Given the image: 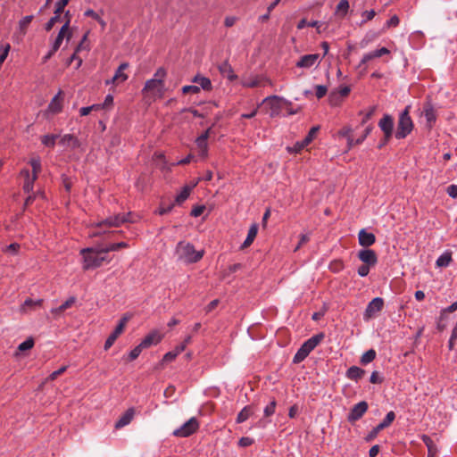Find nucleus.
<instances>
[{"mask_svg": "<svg viewBox=\"0 0 457 457\" xmlns=\"http://www.w3.org/2000/svg\"><path fill=\"white\" fill-rule=\"evenodd\" d=\"M80 254L83 258L82 268L85 270H94L102 265L107 261V255L102 248L87 247L80 250Z\"/></svg>", "mask_w": 457, "mask_h": 457, "instance_id": "1", "label": "nucleus"}, {"mask_svg": "<svg viewBox=\"0 0 457 457\" xmlns=\"http://www.w3.org/2000/svg\"><path fill=\"white\" fill-rule=\"evenodd\" d=\"M176 251L179 259L185 263H195L203 258L204 253V250L197 251L191 243L185 241L178 243Z\"/></svg>", "mask_w": 457, "mask_h": 457, "instance_id": "2", "label": "nucleus"}, {"mask_svg": "<svg viewBox=\"0 0 457 457\" xmlns=\"http://www.w3.org/2000/svg\"><path fill=\"white\" fill-rule=\"evenodd\" d=\"M323 338L324 334L319 333L307 339L295 353L293 358V362L295 364L302 362L310 354V353L323 340Z\"/></svg>", "mask_w": 457, "mask_h": 457, "instance_id": "3", "label": "nucleus"}, {"mask_svg": "<svg viewBox=\"0 0 457 457\" xmlns=\"http://www.w3.org/2000/svg\"><path fill=\"white\" fill-rule=\"evenodd\" d=\"M411 108V105H406L399 115L395 132V137L397 139L405 138L413 129V121L410 116Z\"/></svg>", "mask_w": 457, "mask_h": 457, "instance_id": "4", "label": "nucleus"}, {"mask_svg": "<svg viewBox=\"0 0 457 457\" xmlns=\"http://www.w3.org/2000/svg\"><path fill=\"white\" fill-rule=\"evenodd\" d=\"M70 23L71 16L69 12L59 11L57 12V9H54V16L47 21L46 29H53L54 27L57 29H71Z\"/></svg>", "mask_w": 457, "mask_h": 457, "instance_id": "5", "label": "nucleus"}, {"mask_svg": "<svg viewBox=\"0 0 457 457\" xmlns=\"http://www.w3.org/2000/svg\"><path fill=\"white\" fill-rule=\"evenodd\" d=\"M282 103H288L285 98L278 96H270L264 98L261 104H265L266 107H269L270 116L276 117L278 116L282 110Z\"/></svg>", "mask_w": 457, "mask_h": 457, "instance_id": "6", "label": "nucleus"}, {"mask_svg": "<svg viewBox=\"0 0 457 457\" xmlns=\"http://www.w3.org/2000/svg\"><path fill=\"white\" fill-rule=\"evenodd\" d=\"M199 427L196 418L192 417L183 425L173 431L175 436L187 437L195 433Z\"/></svg>", "mask_w": 457, "mask_h": 457, "instance_id": "7", "label": "nucleus"}, {"mask_svg": "<svg viewBox=\"0 0 457 457\" xmlns=\"http://www.w3.org/2000/svg\"><path fill=\"white\" fill-rule=\"evenodd\" d=\"M420 116L425 118L428 128L431 129L435 125L437 116L436 109L430 101H426L423 104Z\"/></svg>", "mask_w": 457, "mask_h": 457, "instance_id": "8", "label": "nucleus"}, {"mask_svg": "<svg viewBox=\"0 0 457 457\" xmlns=\"http://www.w3.org/2000/svg\"><path fill=\"white\" fill-rule=\"evenodd\" d=\"M130 212L127 214L119 213L113 216H110L103 220H101L97 226L99 228L102 227H119L123 223L130 222Z\"/></svg>", "mask_w": 457, "mask_h": 457, "instance_id": "9", "label": "nucleus"}, {"mask_svg": "<svg viewBox=\"0 0 457 457\" xmlns=\"http://www.w3.org/2000/svg\"><path fill=\"white\" fill-rule=\"evenodd\" d=\"M383 306L384 300L381 297H375L372 299L365 309L363 313V320L367 321L375 317L377 313H378L383 309Z\"/></svg>", "mask_w": 457, "mask_h": 457, "instance_id": "10", "label": "nucleus"}, {"mask_svg": "<svg viewBox=\"0 0 457 457\" xmlns=\"http://www.w3.org/2000/svg\"><path fill=\"white\" fill-rule=\"evenodd\" d=\"M395 419V413L394 411H389L386 413L384 420L375 428L371 429V431L367 435L365 440L370 442L373 440L378 434L379 431L387 428Z\"/></svg>", "mask_w": 457, "mask_h": 457, "instance_id": "11", "label": "nucleus"}, {"mask_svg": "<svg viewBox=\"0 0 457 457\" xmlns=\"http://www.w3.org/2000/svg\"><path fill=\"white\" fill-rule=\"evenodd\" d=\"M368 408L369 405L365 401H361L354 404L347 415V420L350 423H354L355 421L359 420L368 411Z\"/></svg>", "mask_w": 457, "mask_h": 457, "instance_id": "12", "label": "nucleus"}, {"mask_svg": "<svg viewBox=\"0 0 457 457\" xmlns=\"http://www.w3.org/2000/svg\"><path fill=\"white\" fill-rule=\"evenodd\" d=\"M358 259L365 264L374 267L378 263V256L374 250L363 248L357 253Z\"/></svg>", "mask_w": 457, "mask_h": 457, "instance_id": "13", "label": "nucleus"}, {"mask_svg": "<svg viewBox=\"0 0 457 457\" xmlns=\"http://www.w3.org/2000/svg\"><path fill=\"white\" fill-rule=\"evenodd\" d=\"M241 84L245 87H265L270 81L262 76H250L242 79Z\"/></svg>", "mask_w": 457, "mask_h": 457, "instance_id": "14", "label": "nucleus"}, {"mask_svg": "<svg viewBox=\"0 0 457 457\" xmlns=\"http://www.w3.org/2000/svg\"><path fill=\"white\" fill-rule=\"evenodd\" d=\"M320 129V127L319 126H315V127H312L308 135L302 140V141H298L295 144V145L290 149V151L292 152H295V153H299L300 151H302L305 146H307L314 138L316 133L319 131Z\"/></svg>", "mask_w": 457, "mask_h": 457, "instance_id": "15", "label": "nucleus"}, {"mask_svg": "<svg viewBox=\"0 0 457 457\" xmlns=\"http://www.w3.org/2000/svg\"><path fill=\"white\" fill-rule=\"evenodd\" d=\"M127 321V317H123L122 319H120L119 324L116 326L115 329L111 333V335L107 337L104 343L105 350L109 349L114 344L117 337L122 333Z\"/></svg>", "mask_w": 457, "mask_h": 457, "instance_id": "16", "label": "nucleus"}, {"mask_svg": "<svg viewBox=\"0 0 457 457\" xmlns=\"http://www.w3.org/2000/svg\"><path fill=\"white\" fill-rule=\"evenodd\" d=\"M379 129L383 131L385 137L391 138L394 130V119L389 114H385L378 122Z\"/></svg>", "mask_w": 457, "mask_h": 457, "instance_id": "17", "label": "nucleus"}, {"mask_svg": "<svg viewBox=\"0 0 457 457\" xmlns=\"http://www.w3.org/2000/svg\"><path fill=\"white\" fill-rule=\"evenodd\" d=\"M320 61L319 54H305L300 57L296 62V66L299 68H311L315 64H318Z\"/></svg>", "mask_w": 457, "mask_h": 457, "instance_id": "18", "label": "nucleus"}, {"mask_svg": "<svg viewBox=\"0 0 457 457\" xmlns=\"http://www.w3.org/2000/svg\"><path fill=\"white\" fill-rule=\"evenodd\" d=\"M83 16L85 18L90 19V22L92 26H100L102 28L106 27V22L103 18V12H95L92 9H87Z\"/></svg>", "mask_w": 457, "mask_h": 457, "instance_id": "19", "label": "nucleus"}, {"mask_svg": "<svg viewBox=\"0 0 457 457\" xmlns=\"http://www.w3.org/2000/svg\"><path fill=\"white\" fill-rule=\"evenodd\" d=\"M358 241L360 245L364 248H369L376 242V237L373 233L369 232L366 228H362L359 231Z\"/></svg>", "mask_w": 457, "mask_h": 457, "instance_id": "20", "label": "nucleus"}, {"mask_svg": "<svg viewBox=\"0 0 457 457\" xmlns=\"http://www.w3.org/2000/svg\"><path fill=\"white\" fill-rule=\"evenodd\" d=\"M21 176L24 178L23 190L27 194H30L33 191L34 182L37 180V176L30 175L28 169L21 170Z\"/></svg>", "mask_w": 457, "mask_h": 457, "instance_id": "21", "label": "nucleus"}, {"mask_svg": "<svg viewBox=\"0 0 457 457\" xmlns=\"http://www.w3.org/2000/svg\"><path fill=\"white\" fill-rule=\"evenodd\" d=\"M162 338V335L158 331L154 330L150 332L148 335H146L145 338L141 341V347L146 349L152 345H155L161 342Z\"/></svg>", "mask_w": 457, "mask_h": 457, "instance_id": "22", "label": "nucleus"}, {"mask_svg": "<svg viewBox=\"0 0 457 457\" xmlns=\"http://www.w3.org/2000/svg\"><path fill=\"white\" fill-rule=\"evenodd\" d=\"M134 417V409L133 408H129L120 417V419L116 421L115 423V428L119 429V428H121L127 425H129L132 419Z\"/></svg>", "mask_w": 457, "mask_h": 457, "instance_id": "23", "label": "nucleus"}, {"mask_svg": "<svg viewBox=\"0 0 457 457\" xmlns=\"http://www.w3.org/2000/svg\"><path fill=\"white\" fill-rule=\"evenodd\" d=\"M62 92L59 91L58 94H56L51 100L50 104H48V112L56 114L62 112V98H61Z\"/></svg>", "mask_w": 457, "mask_h": 457, "instance_id": "24", "label": "nucleus"}, {"mask_svg": "<svg viewBox=\"0 0 457 457\" xmlns=\"http://www.w3.org/2000/svg\"><path fill=\"white\" fill-rule=\"evenodd\" d=\"M365 374V370L358 366H351L345 372L347 378L354 381L361 379Z\"/></svg>", "mask_w": 457, "mask_h": 457, "instance_id": "25", "label": "nucleus"}, {"mask_svg": "<svg viewBox=\"0 0 457 457\" xmlns=\"http://www.w3.org/2000/svg\"><path fill=\"white\" fill-rule=\"evenodd\" d=\"M453 262L452 252H444L436 261V266L437 268H446Z\"/></svg>", "mask_w": 457, "mask_h": 457, "instance_id": "26", "label": "nucleus"}, {"mask_svg": "<svg viewBox=\"0 0 457 457\" xmlns=\"http://www.w3.org/2000/svg\"><path fill=\"white\" fill-rule=\"evenodd\" d=\"M128 66H129V64L127 62H123L118 67V69L115 71L114 76L112 79V83H114V82L120 83V82H124L125 80H127L128 76L124 73V71L128 68Z\"/></svg>", "mask_w": 457, "mask_h": 457, "instance_id": "27", "label": "nucleus"}, {"mask_svg": "<svg viewBox=\"0 0 457 457\" xmlns=\"http://www.w3.org/2000/svg\"><path fill=\"white\" fill-rule=\"evenodd\" d=\"M60 144L63 146H71L75 149L79 146V139L71 134H65L61 137Z\"/></svg>", "mask_w": 457, "mask_h": 457, "instance_id": "28", "label": "nucleus"}, {"mask_svg": "<svg viewBox=\"0 0 457 457\" xmlns=\"http://www.w3.org/2000/svg\"><path fill=\"white\" fill-rule=\"evenodd\" d=\"M192 82L198 84L199 85L198 87H200V89L203 88L204 90H206V91L211 90L212 87L210 79L201 76L199 74L195 75L192 79Z\"/></svg>", "mask_w": 457, "mask_h": 457, "instance_id": "29", "label": "nucleus"}, {"mask_svg": "<svg viewBox=\"0 0 457 457\" xmlns=\"http://www.w3.org/2000/svg\"><path fill=\"white\" fill-rule=\"evenodd\" d=\"M162 87H163V79H151L145 82L144 89L148 90V91L157 90L160 92L162 89Z\"/></svg>", "mask_w": 457, "mask_h": 457, "instance_id": "30", "label": "nucleus"}, {"mask_svg": "<svg viewBox=\"0 0 457 457\" xmlns=\"http://www.w3.org/2000/svg\"><path fill=\"white\" fill-rule=\"evenodd\" d=\"M75 302H76V297L75 296H71L62 304H61L59 307L53 308L51 310V312L54 315H60L66 309L71 307L75 303Z\"/></svg>", "mask_w": 457, "mask_h": 457, "instance_id": "31", "label": "nucleus"}, {"mask_svg": "<svg viewBox=\"0 0 457 457\" xmlns=\"http://www.w3.org/2000/svg\"><path fill=\"white\" fill-rule=\"evenodd\" d=\"M257 232H258L257 224H253L248 230L247 237L242 245V248L249 246L253 242V240L257 235Z\"/></svg>", "mask_w": 457, "mask_h": 457, "instance_id": "32", "label": "nucleus"}, {"mask_svg": "<svg viewBox=\"0 0 457 457\" xmlns=\"http://www.w3.org/2000/svg\"><path fill=\"white\" fill-rule=\"evenodd\" d=\"M220 71L223 76H226L228 79L230 81H233L237 78V76L234 73L231 66L228 62H224L220 66Z\"/></svg>", "mask_w": 457, "mask_h": 457, "instance_id": "33", "label": "nucleus"}, {"mask_svg": "<svg viewBox=\"0 0 457 457\" xmlns=\"http://www.w3.org/2000/svg\"><path fill=\"white\" fill-rule=\"evenodd\" d=\"M87 37V33L82 37L80 43L79 44V46L76 48V52L71 57V61L77 59L76 54L78 52H80L83 49H85V50L87 49V45L86 44ZM78 60H79V62H78L77 67H79L82 63V60L80 58H78Z\"/></svg>", "mask_w": 457, "mask_h": 457, "instance_id": "34", "label": "nucleus"}, {"mask_svg": "<svg viewBox=\"0 0 457 457\" xmlns=\"http://www.w3.org/2000/svg\"><path fill=\"white\" fill-rule=\"evenodd\" d=\"M252 414V407L250 405L245 406L237 414L236 421L240 424L245 422Z\"/></svg>", "mask_w": 457, "mask_h": 457, "instance_id": "35", "label": "nucleus"}, {"mask_svg": "<svg viewBox=\"0 0 457 457\" xmlns=\"http://www.w3.org/2000/svg\"><path fill=\"white\" fill-rule=\"evenodd\" d=\"M59 137H60L59 135H55V134H47V135H44V136L41 137V143H42L45 146H46V147L53 148V147L55 145L56 139H57Z\"/></svg>", "mask_w": 457, "mask_h": 457, "instance_id": "36", "label": "nucleus"}, {"mask_svg": "<svg viewBox=\"0 0 457 457\" xmlns=\"http://www.w3.org/2000/svg\"><path fill=\"white\" fill-rule=\"evenodd\" d=\"M377 356V353L374 349H370L367 352H365L360 360L361 364L367 365L373 361Z\"/></svg>", "mask_w": 457, "mask_h": 457, "instance_id": "37", "label": "nucleus"}, {"mask_svg": "<svg viewBox=\"0 0 457 457\" xmlns=\"http://www.w3.org/2000/svg\"><path fill=\"white\" fill-rule=\"evenodd\" d=\"M69 32H71V30H59L58 36L55 38V40H54V44L52 46V53H55L59 49V47L62 45V42L63 38L66 36H69L68 35Z\"/></svg>", "mask_w": 457, "mask_h": 457, "instance_id": "38", "label": "nucleus"}, {"mask_svg": "<svg viewBox=\"0 0 457 457\" xmlns=\"http://www.w3.org/2000/svg\"><path fill=\"white\" fill-rule=\"evenodd\" d=\"M42 303L41 299L32 300L30 298H28L24 301L22 306H21V312H26L29 309H34L37 306H40Z\"/></svg>", "mask_w": 457, "mask_h": 457, "instance_id": "39", "label": "nucleus"}, {"mask_svg": "<svg viewBox=\"0 0 457 457\" xmlns=\"http://www.w3.org/2000/svg\"><path fill=\"white\" fill-rule=\"evenodd\" d=\"M129 247V244L126 242H120V243H112L108 245L106 247H103L104 252L107 255L109 252H114L118 251L120 248H127Z\"/></svg>", "mask_w": 457, "mask_h": 457, "instance_id": "40", "label": "nucleus"}, {"mask_svg": "<svg viewBox=\"0 0 457 457\" xmlns=\"http://www.w3.org/2000/svg\"><path fill=\"white\" fill-rule=\"evenodd\" d=\"M189 194H190V188L188 187H183L182 190L180 191V193L179 195H177L174 204H181L183 202H185L188 198Z\"/></svg>", "mask_w": 457, "mask_h": 457, "instance_id": "41", "label": "nucleus"}, {"mask_svg": "<svg viewBox=\"0 0 457 457\" xmlns=\"http://www.w3.org/2000/svg\"><path fill=\"white\" fill-rule=\"evenodd\" d=\"M29 164H30V166L32 168V175L37 176V174L41 170V161H40V158L39 157L32 158L29 161Z\"/></svg>", "mask_w": 457, "mask_h": 457, "instance_id": "42", "label": "nucleus"}, {"mask_svg": "<svg viewBox=\"0 0 457 457\" xmlns=\"http://www.w3.org/2000/svg\"><path fill=\"white\" fill-rule=\"evenodd\" d=\"M33 346H34V340H33V338L29 337L19 345L18 350L21 352H25V351L30 350Z\"/></svg>", "mask_w": 457, "mask_h": 457, "instance_id": "43", "label": "nucleus"}, {"mask_svg": "<svg viewBox=\"0 0 457 457\" xmlns=\"http://www.w3.org/2000/svg\"><path fill=\"white\" fill-rule=\"evenodd\" d=\"M277 402L272 400L263 410V413L265 417H270L274 414L276 409Z\"/></svg>", "mask_w": 457, "mask_h": 457, "instance_id": "44", "label": "nucleus"}, {"mask_svg": "<svg viewBox=\"0 0 457 457\" xmlns=\"http://www.w3.org/2000/svg\"><path fill=\"white\" fill-rule=\"evenodd\" d=\"M375 111H376V107L372 106L366 112H364L363 111L360 112V114L363 115V118L361 120L362 125L365 124L373 116Z\"/></svg>", "mask_w": 457, "mask_h": 457, "instance_id": "45", "label": "nucleus"}, {"mask_svg": "<svg viewBox=\"0 0 457 457\" xmlns=\"http://www.w3.org/2000/svg\"><path fill=\"white\" fill-rule=\"evenodd\" d=\"M375 58H377V56L375 55L374 51L365 54L362 57V59L361 60V62L359 63L358 68H361L362 65L368 63L370 61H371Z\"/></svg>", "mask_w": 457, "mask_h": 457, "instance_id": "46", "label": "nucleus"}, {"mask_svg": "<svg viewBox=\"0 0 457 457\" xmlns=\"http://www.w3.org/2000/svg\"><path fill=\"white\" fill-rule=\"evenodd\" d=\"M175 206V204L172 203L167 206H165L163 204H162L159 207V209L156 211V213H158L159 215H165L169 212H170L172 211V209L174 208Z\"/></svg>", "mask_w": 457, "mask_h": 457, "instance_id": "47", "label": "nucleus"}, {"mask_svg": "<svg viewBox=\"0 0 457 457\" xmlns=\"http://www.w3.org/2000/svg\"><path fill=\"white\" fill-rule=\"evenodd\" d=\"M144 348L141 347V345L139 344L138 345H137L134 349H132L130 352H129V361H134L136 360L139 354L141 353L142 350Z\"/></svg>", "mask_w": 457, "mask_h": 457, "instance_id": "48", "label": "nucleus"}, {"mask_svg": "<svg viewBox=\"0 0 457 457\" xmlns=\"http://www.w3.org/2000/svg\"><path fill=\"white\" fill-rule=\"evenodd\" d=\"M375 15H376V12L374 10L362 12L361 25H362L363 22L372 20L375 17Z\"/></svg>", "mask_w": 457, "mask_h": 457, "instance_id": "49", "label": "nucleus"}, {"mask_svg": "<svg viewBox=\"0 0 457 457\" xmlns=\"http://www.w3.org/2000/svg\"><path fill=\"white\" fill-rule=\"evenodd\" d=\"M200 92V87L198 86L187 85L182 87V93L184 94H198Z\"/></svg>", "mask_w": 457, "mask_h": 457, "instance_id": "50", "label": "nucleus"}, {"mask_svg": "<svg viewBox=\"0 0 457 457\" xmlns=\"http://www.w3.org/2000/svg\"><path fill=\"white\" fill-rule=\"evenodd\" d=\"M349 9V2L347 0H340L337 6V12L345 13Z\"/></svg>", "mask_w": 457, "mask_h": 457, "instance_id": "51", "label": "nucleus"}, {"mask_svg": "<svg viewBox=\"0 0 457 457\" xmlns=\"http://www.w3.org/2000/svg\"><path fill=\"white\" fill-rule=\"evenodd\" d=\"M254 443V440L248 436H243L238 440V446L240 447H247L252 445Z\"/></svg>", "mask_w": 457, "mask_h": 457, "instance_id": "52", "label": "nucleus"}, {"mask_svg": "<svg viewBox=\"0 0 457 457\" xmlns=\"http://www.w3.org/2000/svg\"><path fill=\"white\" fill-rule=\"evenodd\" d=\"M327 92H328V88L326 86H323V85L316 86L315 95L318 99L322 98L327 94Z\"/></svg>", "mask_w": 457, "mask_h": 457, "instance_id": "53", "label": "nucleus"}, {"mask_svg": "<svg viewBox=\"0 0 457 457\" xmlns=\"http://www.w3.org/2000/svg\"><path fill=\"white\" fill-rule=\"evenodd\" d=\"M370 267V265L363 263L358 268V275L362 278L368 276Z\"/></svg>", "mask_w": 457, "mask_h": 457, "instance_id": "54", "label": "nucleus"}, {"mask_svg": "<svg viewBox=\"0 0 457 457\" xmlns=\"http://www.w3.org/2000/svg\"><path fill=\"white\" fill-rule=\"evenodd\" d=\"M370 382L372 384H381L383 382V378H381L378 371H373L370 378Z\"/></svg>", "mask_w": 457, "mask_h": 457, "instance_id": "55", "label": "nucleus"}, {"mask_svg": "<svg viewBox=\"0 0 457 457\" xmlns=\"http://www.w3.org/2000/svg\"><path fill=\"white\" fill-rule=\"evenodd\" d=\"M205 207L204 205H196L195 206L191 211V216L193 217H199L203 214Z\"/></svg>", "mask_w": 457, "mask_h": 457, "instance_id": "56", "label": "nucleus"}, {"mask_svg": "<svg viewBox=\"0 0 457 457\" xmlns=\"http://www.w3.org/2000/svg\"><path fill=\"white\" fill-rule=\"evenodd\" d=\"M19 249H20V245L18 243H12V244H10L9 245H7L5 247L4 251L6 253L15 254Z\"/></svg>", "mask_w": 457, "mask_h": 457, "instance_id": "57", "label": "nucleus"}, {"mask_svg": "<svg viewBox=\"0 0 457 457\" xmlns=\"http://www.w3.org/2000/svg\"><path fill=\"white\" fill-rule=\"evenodd\" d=\"M447 194L449 195V196H451L452 198H454V199H457V185H450L447 189Z\"/></svg>", "mask_w": 457, "mask_h": 457, "instance_id": "58", "label": "nucleus"}, {"mask_svg": "<svg viewBox=\"0 0 457 457\" xmlns=\"http://www.w3.org/2000/svg\"><path fill=\"white\" fill-rule=\"evenodd\" d=\"M69 1L70 0H58L54 5V9H57V12L59 11H64V8L69 4Z\"/></svg>", "mask_w": 457, "mask_h": 457, "instance_id": "59", "label": "nucleus"}, {"mask_svg": "<svg viewBox=\"0 0 457 457\" xmlns=\"http://www.w3.org/2000/svg\"><path fill=\"white\" fill-rule=\"evenodd\" d=\"M457 310V301L441 311V317L446 312H453Z\"/></svg>", "mask_w": 457, "mask_h": 457, "instance_id": "60", "label": "nucleus"}, {"mask_svg": "<svg viewBox=\"0 0 457 457\" xmlns=\"http://www.w3.org/2000/svg\"><path fill=\"white\" fill-rule=\"evenodd\" d=\"M65 370H66V366L61 367L60 369H58L57 370H55L50 374L49 379H51V380L55 379L58 376L62 374Z\"/></svg>", "mask_w": 457, "mask_h": 457, "instance_id": "61", "label": "nucleus"}, {"mask_svg": "<svg viewBox=\"0 0 457 457\" xmlns=\"http://www.w3.org/2000/svg\"><path fill=\"white\" fill-rule=\"evenodd\" d=\"M399 25V18L397 15L392 16L387 21L386 26L387 27H396Z\"/></svg>", "mask_w": 457, "mask_h": 457, "instance_id": "62", "label": "nucleus"}, {"mask_svg": "<svg viewBox=\"0 0 457 457\" xmlns=\"http://www.w3.org/2000/svg\"><path fill=\"white\" fill-rule=\"evenodd\" d=\"M32 18L33 16L29 15V16H25L23 17L21 21H20V27L21 29H23L27 26L29 25V23L31 22L32 21Z\"/></svg>", "mask_w": 457, "mask_h": 457, "instance_id": "63", "label": "nucleus"}, {"mask_svg": "<svg viewBox=\"0 0 457 457\" xmlns=\"http://www.w3.org/2000/svg\"><path fill=\"white\" fill-rule=\"evenodd\" d=\"M343 262L341 261H337L334 264L331 265L330 269L334 272H339L341 270H343Z\"/></svg>", "mask_w": 457, "mask_h": 457, "instance_id": "64", "label": "nucleus"}]
</instances>
